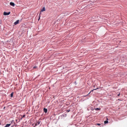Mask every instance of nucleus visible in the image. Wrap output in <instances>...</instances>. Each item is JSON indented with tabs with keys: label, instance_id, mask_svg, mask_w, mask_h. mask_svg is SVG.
I'll use <instances>...</instances> for the list:
<instances>
[{
	"label": "nucleus",
	"instance_id": "4468645a",
	"mask_svg": "<svg viewBox=\"0 0 127 127\" xmlns=\"http://www.w3.org/2000/svg\"><path fill=\"white\" fill-rule=\"evenodd\" d=\"M33 68H34V69L37 68V66H34V67H33Z\"/></svg>",
	"mask_w": 127,
	"mask_h": 127
},
{
	"label": "nucleus",
	"instance_id": "39448f33",
	"mask_svg": "<svg viewBox=\"0 0 127 127\" xmlns=\"http://www.w3.org/2000/svg\"><path fill=\"white\" fill-rule=\"evenodd\" d=\"M19 23V20H17L16 21L14 22L15 25H16V24Z\"/></svg>",
	"mask_w": 127,
	"mask_h": 127
},
{
	"label": "nucleus",
	"instance_id": "9b49d317",
	"mask_svg": "<svg viewBox=\"0 0 127 127\" xmlns=\"http://www.w3.org/2000/svg\"><path fill=\"white\" fill-rule=\"evenodd\" d=\"M97 90V89H93L91 90V91H90V92H91L92 91H93L94 90Z\"/></svg>",
	"mask_w": 127,
	"mask_h": 127
},
{
	"label": "nucleus",
	"instance_id": "a211bd4d",
	"mask_svg": "<svg viewBox=\"0 0 127 127\" xmlns=\"http://www.w3.org/2000/svg\"><path fill=\"white\" fill-rule=\"evenodd\" d=\"M120 95V94H118V96H119Z\"/></svg>",
	"mask_w": 127,
	"mask_h": 127
},
{
	"label": "nucleus",
	"instance_id": "0eeeda50",
	"mask_svg": "<svg viewBox=\"0 0 127 127\" xmlns=\"http://www.w3.org/2000/svg\"><path fill=\"white\" fill-rule=\"evenodd\" d=\"M46 11L45 7H44L43 8V9L41 10V12H43V11Z\"/></svg>",
	"mask_w": 127,
	"mask_h": 127
},
{
	"label": "nucleus",
	"instance_id": "dca6fc26",
	"mask_svg": "<svg viewBox=\"0 0 127 127\" xmlns=\"http://www.w3.org/2000/svg\"><path fill=\"white\" fill-rule=\"evenodd\" d=\"M40 16L39 17L38 20H40Z\"/></svg>",
	"mask_w": 127,
	"mask_h": 127
},
{
	"label": "nucleus",
	"instance_id": "f8f14e48",
	"mask_svg": "<svg viewBox=\"0 0 127 127\" xmlns=\"http://www.w3.org/2000/svg\"><path fill=\"white\" fill-rule=\"evenodd\" d=\"M70 111V109H68V110H67V113L69 112Z\"/></svg>",
	"mask_w": 127,
	"mask_h": 127
},
{
	"label": "nucleus",
	"instance_id": "f257e3e1",
	"mask_svg": "<svg viewBox=\"0 0 127 127\" xmlns=\"http://www.w3.org/2000/svg\"><path fill=\"white\" fill-rule=\"evenodd\" d=\"M10 14V12H4L3 13L4 15H5V16L9 15V14Z\"/></svg>",
	"mask_w": 127,
	"mask_h": 127
},
{
	"label": "nucleus",
	"instance_id": "2eb2a0df",
	"mask_svg": "<svg viewBox=\"0 0 127 127\" xmlns=\"http://www.w3.org/2000/svg\"><path fill=\"white\" fill-rule=\"evenodd\" d=\"M97 125H101V124H97Z\"/></svg>",
	"mask_w": 127,
	"mask_h": 127
},
{
	"label": "nucleus",
	"instance_id": "6e6552de",
	"mask_svg": "<svg viewBox=\"0 0 127 127\" xmlns=\"http://www.w3.org/2000/svg\"><path fill=\"white\" fill-rule=\"evenodd\" d=\"M108 123H109V121L108 120H106V121H104V124H108Z\"/></svg>",
	"mask_w": 127,
	"mask_h": 127
},
{
	"label": "nucleus",
	"instance_id": "f03ea898",
	"mask_svg": "<svg viewBox=\"0 0 127 127\" xmlns=\"http://www.w3.org/2000/svg\"><path fill=\"white\" fill-rule=\"evenodd\" d=\"M10 5L14 7V6H15V4H14V2H10Z\"/></svg>",
	"mask_w": 127,
	"mask_h": 127
},
{
	"label": "nucleus",
	"instance_id": "423d86ee",
	"mask_svg": "<svg viewBox=\"0 0 127 127\" xmlns=\"http://www.w3.org/2000/svg\"><path fill=\"white\" fill-rule=\"evenodd\" d=\"M40 121H38L37 123H36V126H37L38 125L40 124Z\"/></svg>",
	"mask_w": 127,
	"mask_h": 127
},
{
	"label": "nucleus",
	"instance_id": "9d476101",
	"mask_svg": "<svg viewBox=\"0 0 127 127\" xmlns=\"http://www.w3.org/2000/svg\"><path fill=\"white\" fill-rule=\"evenodd\" d=\"M13 96V92H12V93L10 94V97L12 98Z\"/></svg>",
	"mask_w": 127,
	"mask_h": 127
},
{
	"label": "nucleus",
	"instance_id": "aec40b11",
	"mask_svg": "<svg viewBox=\"0 0 127 127\" xmlns=\"http://www.w3.org/2000/svg\"><path fill=\"white\" fill-rule=\"evenodd\" d=\"M0 74H1V72H0Z\"/></svg>",
	"mask_w": 127,
	"mask_h": 127
},
{
	"label": "nucleus",
	"instance_id": "20e7f679",
	"mask_svg": "<svg viewBox=\"0 0 127 127\" xmlns=\"http://www.w3.org/2000/svg\"><path fill=\"white\" fill-rule=\"evenodd\" d=\"M48 112V109L46 108H44V112L47 113Z\"/></svg>",
	"mask_w": 127,
	"mask_h": 127
},
{
	"label": "nucleus",
	"instance_id": "1a4fd4ad",
	"mask_svg": "<svg viewBox=\"0 0 127 127\" xmlns=\"http://www.w3.org/2000/svg\"><path fill=\"white\" fill-rule=\"evenodd\" d=\"M95 110L96 111H99V110H101V109H100V108H95Z\"/></svg>",
	"mask_w": 127,
	"mask_h": 127
},
{
	"label": "nucleus",
	"instance_id": "6ab92c4d",
	"mask_svg": "<svg viewBox=\"0 0 127 127\" xmlns=\"http://www.w3.org/2000/svg\"><path fill=\"white\" fill-rule=\"evenodd\" d=\"M5 107H4V109H5Z\"/></svg>",
	"mask_w": 127,
	"mask_h": 127
},
{
	"label": "nucleus",
	"instance_id": "f3484780",
	"mask_svg": "<svg viewBox=\"0 0 127 127\" xmlns=\"http://www.w3.org/2000/svg\"><path fill=\"white\" fill-rule=\"evenodd\" d=\"M109 120V119L108 118H107V120L106 121H108Z\"/></svg>",
	"mask_w": 127,
	"mask_h": 127
},
{
	"label": "nucleus",
	"instance_id": "7ed1b4c3",
	"mask_svg": "<svg viewBox=\"0 0 127 127\" xmlns=\"http://www.w3.org/2000/svg\"><path fill=\"white\" fill-rule=\"evenodd\" d=\"M10 126H11V124H7L4 127H9Z\"/></svg>",
	"mask_w": 127,
	"mask_h": 127
},
{
	"label": "nucleus",
	"instance_id": "ddd939ff",
	"mask_svg": "<svg viewBox=\"0 0 127 127\" xmlns=\"http://www.w3.org/2000/svg\"><path fill=\"white\" fill-rule=\"evenodd\" d=\"M25 117V115H23L22 117V119H23V118H24Z\"/></svg>",
	"mask_w": 127,
	"mask_h": 127
}]
</instances>
